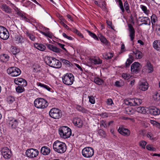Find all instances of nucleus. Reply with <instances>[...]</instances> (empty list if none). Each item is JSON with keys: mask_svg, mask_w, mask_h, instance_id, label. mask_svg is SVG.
I'll list each match as a JSON object with an SVG mask.
<instances>
[{"mask_svg": "<svg viewBox=\"0 0 160 160\" xmlns=\"http://www.w3.org/2000/svg\"><path fill=\"white\" fill-rule=\"evenodd\" d=\"M53 148L56 152L59 153H62L66 151L67 147L65 143L57 140L54 142L53 145Z\"/></svg>", "mask_w": 160, "mask_h": 160, "instance_id": "obj_1", "label": "nucleus"}, {"mask_svg": "<svg viewBox=\"0 0 160 160\" xmlns=\"http://www.w3.org/2000/svg\"><path fill=\"white\" fill-rule=\"evenodd\" d=\"M45 62L47 65L53 68H59L62 66L61 63L54 58L47 56Z\"/></svg>", "mask_w": 160, "mask_h": 160, "instance_id": "obj_2", "label": "nucleus"}, {"mask_svg": "<svg viewBox=\"0 0 160 160\" xmlns=\"http://www.w3.org/2000/svg\"><path fill=\"white\" fill-rule=\"evenodd\" d=\"M59 133L62 138H67L71 135V130L67 126H62L59 129Z\"/></svg>", "mask_w": 160, "mask_h": 160, "instance_id": "obj_3", "label": "nucleus"}, {"mask_svg": "<svg viewBox=\"0 0 160 160\" xmlns=\"http://www.w3.org/2000/svg\"><path fill=\"white\" fill-rule=\"evenodd\" d=\"M34 106L38 108L44 109L48 106V102L43 98H39L35 99L34 102Z\"/></svg>", "mask_w": 160, "mask_h": 160, "instance_id": "obj_4", "label": "nucleus"}, {"mask_svg": "<svg viewBox=\"0 0 160 160\" xmlns=\"http://www.w3.org/2000/svg\"><path fill=\"white\" fill-rule=\"evenodd\" d=\"M50 117L54 119H58L61 118L62 114L60 110L56 108L51 109L49 112Z\"/></svg>", "mask_w": 160, "mask_h": 160, "instance_id": "obj_5", "label": "nucleus"}, {"mask_svg": "<svg viewBox=\"0 0 160 160\" xmlns=\"http://www.w3.org/2000/svg\"><path fill=\"white\" fill-rule=\"evenodd\" d=\"M63 82L68 85H72L74 81V77L71 73H67L62 77Z\"/></svg>", "mask_w": 160, "mask_h": 160, "instance_id": "obj_6", "label": "nucleus"}, {"mask_svg": "<svg viewBox=\"0 0 160 160\" xmlns=\"http://www.w3.org/2000/svg\"><path fill=\"white\" fill-rule=\"evenodd\" d=\"M94 151L92 148L90 147L84 148L82 150V155L86 158L92 157L94 155Z\"/></svg>", "mask_w": 160, "mask_h": 160, "instance_id": "obj_7", "label": "nucleus"}, {"mask_svg": "<svg viewBox=\"0 0 160 160\" xmlns=\"http://www.w3.org/2000/svg\"><path fill=\"white\" fill-rule=\"evenodd\" d=\"M8 73L12 77H17L21 73L20 70L16 67H11L7 70Z\"/></svg>", "mask_w": 160, "mask_h": 160, "instance_id": "obj_8", "label": "nucleus"}, {"mask_svg": "<svg viewBox=\"0 0 160 160\" xmlns=\"http://www.w3.org/2000/svg\"><path fill=\"white\" fill-rule=\"evenodd\" d=\"M9 37L7 29L2 26H0V38L3 40H7Z\"/></svg>", "mask_w": 160, "mask_h": 160, "instance_id": "obj_9", "label": "nucleus"}, {"mask_svg": "<svg viewBox=\"0 0 160 160\" xmlns=\"http://www.w3.org/2000/svg\"><path fill=\"white\" fill-rule=\"evenodd\" d=\"M38 154V150L33 148L28 149L26 152V155L28 157L33 158L37 156Z\"/></svg>", "mask_w": 160, "mask_h": 160, "instance_id": "obj_10", "label": "nucleus"}, {"mask_svg": "<svg viewBox=\"0 0 160 160\" xmlns=\"http://www.w3.org/2000/svg\"><path fill=\"white\" fill-rule=\"evenodd\" d=\"M147 113L156 116L160 114V109L155 107H149L147 112Z\"/></svg>", "mask_w": 160, "mask_h": 160, "instance_id": "obj_11", "label": "nucleus"}, {"mask_svg": "<svg viewBox=\"0 0 160 160\" xmlns=\"http://www.w3.org/2000/svg\"><path fill=\"white\" fill-rule=\"evenodd\" d=\"M2 153L3 157L6 159L10 158L11 156V151L7 147H3L2 149Z\"/></svg>", "mask_w": 160, "mask_h": 160, "instance_id": "obj_12", "label": "nucleus"}, {"mask_svg": "<svg viewBox=\"0 0 160 160\" xmlns=\"http://www.w3.org/2000/svg\"><path fill=\"white\" fill-rule=\"evenodd\" d=\"M141 68L140 63L138 62H135L132 65L131 70L132 73H137L139 72Z\"/></svg>", "mask_w": 160, "mask_h": 160, "instance_id": "obj_13", "label": "nucleus"}, {"mask_svg": "<svg viewBox=\"0 0 160 160\" xmlns=\"http://www.w3.org/2000/svg\"><path fill=\"white\" fill-rule=\"evenodd\" d=\"M118 131L121 134L125 136H128L130 134V130L122 126L119 127Z\"/></svg>", "mask_w": 160, "mask_h": 160, "instance_id": "obj_14", "label": "nucleus"}, {"mask_svg": "<svg viewBox=\"0 0 160 160\" xmlns=\"http://www.w3.org/2000/svg\"><path fill=\"white\" fill-rule=\"evenodd\" d=\"M8 123L10 128L12 129H15L18 125V121L14 118H12L8 121Z\"/></svg>", "mask_w": 160, "mask_h": 160, "instance_id": "obj_15", "label": "nucleus"}, {"mask_svg": "<svg viewBox=\"0 0 160 160\" xmlns=\"http://www.w3.org/2000/svg\"><path fill=\"white\" fill-rule=\"evenodd\" d=\"M128 30L129 32V36L130 37V39L131 41H133L135 35V31L132 26L131 24H128Z\"/></svg>", "mask_w": 160, "mask_h": 160, "instance_id": "obj_16", "label": "nucleus"}, {"mask_svg": "<svg viewBox=\"0 0 160 160\" xmlns=\"http://www.w3.org/2000/svg\"><path fill=\"white\" fill-rule=\"evenodd\" d=\"M139 18H140V22H142V23L140 24V25L144 24L145 25H150L151 24L149 18L148 17H139Z\"/></svg>", "mask_w": 160, "mask_h": 160, "instance_id": "obj_17", "label": "nucleus"}, {"mask_svg": "<svg viewBox=\"0 0 160 160\" xmlns=\"http://www.w3.org/2000/svg\"><path fill=\"white\" fill-rule=\"evenodd\" d=\"M148 87V84L146 82H140L139 85V88L143 91L147 90Z\"/></svg>", "mask_w": 160, "mask_h": 160, "instance_id": "obj_18", "label": "nucleus"}, {"mask_svg": "<svg viewBox=\"0 0 160 160\" xmlns=\"http://www.w3.org/2000/svg\"><path fill=\"white\" fill-rule=\"evenodd\" d=\"M40 152L43 155H48L50 152V149L49 147L45 146L41 148Z\"/></svg>", "mask_w": 160, "mask_h": 160, "instance_id": "obj_19", "label": "nucleus"}, {"mask_svg": "<svg viewBox=\"0 0 160 160\" xmlns=\"http://www.w3.org/2000/svg\"><path fill=\"white\" fill-rule=\"evenodd\" d=\"M133 55L135 56V58L137 59H141L143 57L142 53L138 49H135L133 51Z\"/></svg>", "mask_w": 160, "mask_h": 160, "instance_id": "obj_20", "label": "nucleus"}, {"mask_svg": "<svg viewBox=\"0 0 160 160\" xmlns=\"http://www.w3.org/2000/svg\"><path fill=\"white\" fill-rule=\"evenodd\" d=\"M47 48L50 50L56 52H60L61 50L58 48L57 47L54 46L53 45L47 44H46Z\"/></svg>", "mask_w": 160, "mask_h": 160, "instance_id": "obj_21", "label": "nucleus"}, {"mask_svg": "<svg viewBox=\"0 0 160 160\" xmlns=\"http://www.w3.org/2000/svg\"><path fill=\"white\" fill-rule=\"evenodd\" d=\"M135 98L129 99L125 100V104L131 106L136 105Z\"/></svg>", "mask_w": 160, "mask_h": 160, "instance_id": "obj_22", "label": "nucleus"}, {"mask_svg": "<svg viewBox=\"0 0 160 160\" xmlns=\"http://www.w3.org/2000/svg\"><path fill=\"white\" fill-rule=\"evenodd\" d=\"M73 122L75 125L78 127H81L82 125V122L81 120L79 118H75L73 120Z\"/></svg>", "mask_w": 160, "mask_h": 160, "instance_id": "obj_23", "label": "nucleus"}, {"mask_svg": "<svg viewBox=\"0 0 160 160\" xmlns=\"http://www.w3.org/2000/svg\"><path fill=\"white\" fill-rule=\"evenodd\" d=\"M90 61L95 64H101L102 63V61L98 57H96L90 59Z\"/></svg>", "mask_w": 160, "mask_h": 160, "instance_id": "obj_24", "label": "nucleus"}, {"mask_svg": "<svg viewBox=\"0 0 160 160\" xmlns=\"http://www.w3.org/2000/svg\"><path fill=\"white\" fill-rule=\"evenodd\" d=\"M1 8L2 10L6 13H9L11 12V9L10 8L5 4H2Z\"/></svg>", "mask_w": 160, "mask_h": 160, "instance_id": "obj_25", "label": "nucleus"}, {"mask_svg": "<svg viewBox=\"0 0 160 160\" xmlns=\"http://www.w3.org/2000/svg\"><path fill=\"white\" fill-rule=\"evenodd\" d=\"M153 98L156 101H160V90H157L155 92Z\"/></svg>", "mask_w": 160, "mask_h": 160, "instance_id": "obj_26", "label": "nucleus"}, {"mask_svg": "<svg viewBox=\"0 0 160 160\" xmlns=\"http://www.w3.org/2000/svg\"><path fill=\"white\" fill-rule=\"evenodd\" d=\"M146 68L148 70V72L149 73H151L153 71V67L151 63L149 62H147L146 65Z\"/></svg>", "mask_w": 160, "mask_h": 160, "instance_id": "obj_27", "label": "nucleus"}, {"mask_svg": "<svg viewBox=\"0 0 160 160\" xmlns=\"http://www.w3.org/2000/svg\"><path fill=\"white\" fill-rule=\"evenodd\" d=\"M153 48L158 50L160 49V41L158 40L155 41L153 43Z\"/></svg>", "mask_w": 160, "mask_h": 160, "instance_id": "obj_28", "label": "nucleus"}, {"mask_svg": "<svg viewBox=\"0 0 160 160\" xmlns=\"http://www.w3.org/2000/svg\"><path fill=\"white\" fill-rule=\"evenodd\" d=\"M34 46L36 48L41 51H44L46 49L45 46L42 44H36Z\"/></svg>", "mask_w": 160, "mask_h": 160, "instance_id": "obj_29", "label": "nucleus"}, {"mask_svg": "<svg viewBox=\"0 0 160 160\" xmlns=\"http://www.w3.org/2000/svg\"><path fill=\"white\" fill-rule=\"evenodd\" d=\"M134 110L131 107H127L125 108V113L128 114H131L134 112Z\"/></svg>", "mask_w": 160, "mask_h": 160, "instance_id": "obj_30", "label": "nucleus"}, {"mask_svg": "<svg viewBox=\"0 0 160 160\" xmlns=\"http://www.w3.org/2000/svg\"><path fill=\"white\" fill-rule=\"evenodd\" d=\"M136 110L138 112L142 114H145L146 112L145 108L143 107H138L136 108Z\"/></svg>", "mask_w": 160, "mask_h": 160, "instance_id": "obj_31", "label": "nucleus"}, {"mask_svg": "<svg viewBox=\"0 0 160 160\" xmlns=\"http://www.w3.org/2000/svg\"><path fill=\"white\" fill-rule=\"evenodd\" d=\"M12 36L14 37L17 43H22L23 42L22 41L23 38L22 37L18 35H15L14 34H12Z\"/></svg>", "mask_w": 160, "mask_h": 160, "instance_id": "obj_32", "label": "nucleus"}, {"mask_svg": "<svg viewBox=\"0 0 160 160\" xmlns=\"http://www.w3.org/2000/svg\"><path fill=\"white\" fill-rule=\"evenodd\" d=\"M133 57L132 55L130 56L129 58L127 60V61L126 62V68H128L129 67L130 64L133 62L132 59Z\"/></svg>", "mask_w": 160, "mask_h": 160, "instance_id": "obj_33", "label": "nucleus"}, {"mask_svg": "<svg viewBox=\"0 0 160 160\" xmlns=\"http://www.w3.org/2000/svg\"><path fill=\"white\" fill-rule=\"evenodd\" d=\"M9 57L6 54H3L0 56L1 60L3 62H6L8 61Z\"/></svg>", "mask_w": 160, "mask_h": 160, "instance_id": "obj_34", "label": "nucleus"}, {"mask_svg": "<svg viewBox=\"0 0 160 160\" xmlns=\"http://www.w3.org/2000/svg\"><path fill=\"white\" fill-rule=\"evenodd\" d=\"M37 85L38 86H40L41 87L46 89L48 91H50L51 89V88L47 85L39 82L37 83Z\"/></svg>", "mask_w": 160, "mask_h": 160, "instance_id": "obj_35", "label": "nucleus"}, {"mask_svg": "<svg viewBox=\"0 0 160 160\" xmlns=\"http://www.w3.org/2000/svg\"><path fill=\"white\" fill-rule=\"evenodd\" d=\"M151 19L152 24V27L153 28L154 25V23H155L156 21L157 20V17L155 15L153 14L151 17Z\"/></svg>", "mask_w": 160, "mask_h": 160, "instance_id": "obj_36", "label": "nucleus"}, {"mask_svg": "<svg viewBox=\"0 0 160 160\" xmlns=\"http://www.w3.org/2000/svg\"><path fill=\"white\" fill-rule=\"evenodd\" d=\"M60 60L64 64L68 66H71L72 65V64L69 61L65 59L62 58Z\"/></svg>", "mask_w": 160, "mask_h": 160, "instance_id": "obj_37", "label": "nucleus"}, {"mask_svg": "<svg viewBox=\"0 0 160 160\" xmlns=\"http://www.w3.org/2000/svg\"><path fill=\"white\" fill-rule=\"evenodd\" d=\"M26 34L27 36L32 41H34L35 40V37L31 33H29L28 32H26Z\"/></svg>", "mask_w": 160, "mask_h": 160, "instance_id": "obj_38", "label": "nucleus"}, {"mask_svg": "<svg viewBox=\"0 0 160 160\" xmlns=\"http://www.w3.org/2000/svg\"><path fill=\"white\" fill-rule=\"evenodd\" d=\"M23 79L22 78H16L14 79V82L16 84L20 86V83H21Z\"/></svg>", "mask_w": 160, "mask_h": 160, "instance_id": "obj_39", "label": "nucleus"}, {"mask_svg": "<svg viewBox=\"0 0 160 160\" xmlns=\"http://www.w3.org/2000/svg\"><path fill=\"white\" fill-rule=\"evenodd\" d=\"M141 7L142 10L144 12V13H145L147 15H148L149 11L148 10H147V8L146 6L142 5L141 6Z\"/></svg>", "mask_w": 160, "mask_h": 160, "instance_id": "obj_40", "label": "nucleus"}, {"mask_svg": "<svg viewBox=\"0 0 160 160\" xmlns=\"http://www.w3.org/2000/svg\"><path fill=\"white\" fill-rule=\"evenodd\" d=\"M124 5L125 8L127 12L128 13H130V11L129 10V4L128 3V2L127 1H126L124 3Z\"/></svg>", "mask_w": 160, "mask_h": 160, "instance_id": "obj_41", "label": "nucleus"}, {"mask_svg": "<svg viewBox=\"0 0 160 160\" xmlns=\"http://www.w3.org/2000/svg\"><path fill=\"white\" fill-rule=\"evenodd\" d=\"M20 51V50L16 47H12L11 50V52L12 53H13L14 55H15L18 52H19Z\"/></svg>", "mask_w": 160, "mask_h": 160, "instance_id": "obj_42", "label": "nucleus"}, {"mask_svg": "<svg viewBox=\"0 0 160 160\" xmlns=\"http://www.w3.org/2000/svg\"><path fill=\"white\" fill-rule=\"evenodd\" d=\"M95 82L97 84L101 85L103 83V81L100 78H97L94 80Z\"/></svg>", "mask_w": 160, "mask_h": 160, "instance_id": "obj_43", "label": "nucleus"}, {"mask_svg": "<svg viewBox=\"0 0 160 160\" xmlns=\"http://www.w3.org/2000/svg\"><path fill=\"white\" fill-rule=\"evenodd\" d=\"M72 31L81 38H83V35L78 30L73 28L72 29Z\"/></svg>", "mask_w": 160, "mask_h": 160, "instance_id": "obj_44", "label": "nucleus"}, {"mask_svg": "<svg viewBox=\"0 0 160 160\" xmlns=\"http://www.w3.org/2000/svg\"><path fill=\"white\" fill-rule=\"evenodd\" d=\"M98 132L100 135L102 137H105L106 136V134L105 132L102 129H99L98 131Z\"/></svg>", "mask_w": 160, "mask_h": 160, "instance_id": "obj_45", "label": "nucleus"}, {"mask_svg": "<svg viewBox=\"0 0 160 160\" xmlns=\"http://www.w3.org/2000/svg\"><path fill=\"white\" fill-rule=\"evenodd\" d=\"M87 31L88 32L89 35L94 38L96 40H98V38L97 36L94 33L91 32V31L87 30Z\"/></svg>", "mask_w": 160, "mask_h": 160, "instance_id": "obj_46", "label": "nucleus"}, {"mask_svg": "<svg viewBox=\"0 0 160 160\" xmlns=\"http://www.w3.org/2000/svg\"><path fill=\"white\" fill-rule=\"evenodd\" d=\"M101 41L103 43L107 44L108 43V41L103 36H101L99 37Z\"/></svg>", "mask_w": 160, "mask_h": 160, "instance_id": "obj_47", "label": "nucleus"}, {"mask_svg": "<svg viewBox=\"0 0 160 160\" xmlns=\"http://www.w3.org/2000/svg\"><path fill=\"white\" fill-rule=\"evenodd\" d=\"M24 88L20 86H18L16 88L17 92L19 93L22 92L24 90Z\"/></svg>", "mask_w": 160, "mask_h": 160, "instance_id": "obj_48", "label": "nucleus"}, {"mask_svg": "<svg viewBox=\"0 0 160 160\" xmlns=\"http://www.w3.org/2000/svg\"><path fill=\"white\" fill-rule=\"evenodd\" d=\"M122 77L125 80H128L131 77L129 74L126 73H123L122 74Z\"/></svg>", "mask_w": 160, "mask_h": 160, "instance_id": "obj_49", "label": "nucleus"}, {"mask_svg": "<svg viewBox=\"0 0 160 160\" xmlns=\"http://www.w3.org/2000/svg\"><path fill=\"white\" fill-rule=\"evenodd\" d=\"M7 100L10 103H12L15 100L14 98L12 96H9L7 98Z\"/></svg>", "mask_w": 160, "mask_h": 160, "instance_id": "obj_50", "label": "nucleus"}, {"mask_svg": "<svg viewBox=\"0 0 160 160\" xmlns=\"http://www.w3.org/2000/svg\"><path fill=\"white\" fill-rule=\"evenodd\" d=\"M118 1L120 8L122 12H123L125 11V10L121 0H118Z\"/></svg>", "mask_w": 160, "mask_h": 160, "instance_id": "obj_51", "label": "nucleus"}, {"mask_svg": "<svg viewBox=\"0 0 160 160\" xmlns=\"http://www.w3.org/2000/svg\"><path fill=\"white\" fill-rule=\"evenodd\" d=\"M146 148L148 150L154 151L156 150V148L152 146L151 145L148 144L146 146Z\"/></svg>", "mask_w": 160, "mask_h": 160, "instance_id": "obj_52", "label": "nucleus"}, {"mask_svg": "<svg viewBox=\"0 0 160 160\" xmlns=\"http://www.w3.org/2000/svg\"><path fill=\"white\" fill-rule=\"evenodd\" d=\"M150 122L152 124L160 128V123L153 120H151Z\"/></svg>", "mask_w": 160, "mask_h": 160, "instance_id": "obj_53", "label": "nucleus"}, {"mask_svg": "<svg viewBox=\"0 0 160 160\" xmlns=\"http://www.w3.org/2000/svg\"><path fill=\"white\" fill-rule=\"evenodd\" d=\"M89 98V101L92 104H94L95 102V99L94 98L93 96H88Z\"/></svg>", "mask_w": 160, "mask_h": 160, "instance_id": "obj_54", "label": "nucleus"}, {"mask_svg": "<svg viewBox=\"0 0 160 160\" xmlns=\"http://www.w3.org/2000/svg\"><path fill=\"white\" fill-rule=\"evenodd\" d=\"M41 32L43 35L50 38H52V34L50 32L46 33L42 32Z\"/></svg>", "mask_w": 160, "mask_h": 160, "instance_id": "obj_55", "label": "nucleus"}, {"mask_svg": "<svg viewBox=\"0 0 160 160\" xmlns=\"http://www.w3.org/2000/svg\"><path fill=\"white\" fill-rule=\"evenodd\" d=\"M147 144V142L144 141H142L139 142V144L140 146L143 148H145V146Z\"/></svg>", "mask_w": 160, "mask_h": 160, "instance_id": "obj_56", "label": "nucleus"}, {"mask_svg": "<svg viewBox=\"0 0 160 160\" xmlns=\"http://www.w3.org/2000/svg\"><path fill=\"white\" fill-rule=\"evenodd\" d=\"M17 14L19 16L22 18H24L25 19H27V18L26 16H25L22 12H17Z\"/></svg>", "mask_w": 160, "mask_h": 160, "instance_id": "obj_57", "label": "nucleus"}, {"mask_svg": "<svg viewBox=\"0 0 160 160\" xmlns=\"http://www.w3.org/2000/svg\"><path fill=\"white\" fill-rule=\"evenodd\" d=\"M136 105H139L142 103V100L140 99L135 98Z\"/></svg>", "mask_w": 160, "mask_h": 160, "instance_id": "obj_58", "label": "nucleus"}, {"mask_svg": "<svg viewBox=\"0 0 160 160\" xmlns=\"http://www.w3.org/2000/svg\"><path fill=\"white\" fill-rule=\"evenodd\" d=\"M147 137L149 138L151 140L153 139V135L150 132H148L147 133Z\"/></svg>", "mask_w": 160, "mask_h": 160, "instance_id": "obj_59", "label": "nucleus"}, {"mask_svg": "<svg viewBox=\"0 0 160 160\" xmlns=\"http://www.w3.org/2000/svg\"><path fill=\"white\" fill-rule=\"evenodd\" d=\"M27 85V82L24 79H23L21 83H20V86L22 87L26 86Z\"/></svg>", "mask_w": 160, "mask_h": 160, "instance_id": "obj_60", "label": "nucleus"}, {"mask_svg": "<svg viewBox=\"0 0 160 160\" xmlns=\"http://www.w3.org/2000/svg\"><path fill=\"white\" fill-rule=\"evenodd\" d=\"M62 34L63 37L69 40H72L73 39V38L71 37L67 36L65 33H63Z\"/></svg>", "mask_w": 160, "mask_h": 160, "instance_id": "obj_61", "label": "nucleus"}, {"mask_svg": "<svg viewBox=\"0 0 160 160\" xmlns=\"http://www.w3.org/2000/svg\"><path fill=\"white\" fill-rule=\"evenodd\" d=\"M156 32L157 34L158 35L160 36V25L157 27Z\"/></svg>", "mask_w": 160, "mask_h": 160, "instance_id": "obj_62", "label": "nucleus"}, {"mask_svg": "<svg viewBox=\"0 0 160 160\" xmlns=\"http://www.w3.org/2000/svg\"><path fill=\"white\" fill-rule=\"evenodd\" d=\"M58 44L65 51H67V50L65 48H64V45L62 44L59 43L58 42Z\"/></svg>", "mask_w": 160, "mask_h": 160, "instance_id": "obj_63", "label": "nucleus"}, {"mask_svg": "<svg viewBox=\"0 0 160 160\" xmlns=\"http://www.w3.org/2000/svg\"><path fill=\"white\" fill-rule=\"evenodd\" d=\"M101 124L102 125L104 128H107V124L106 121H102L101 122Z\"/></svg>", "mask_w": 160, "mask_h": 160, "instance_id": "obj_64", "label": "nucleus"}]
</instances>
